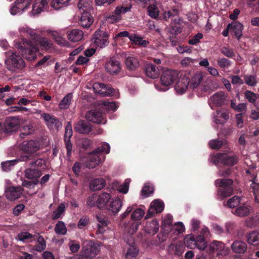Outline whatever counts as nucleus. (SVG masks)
<instances>
[{
  "label": "nucleus",
  "instance_id": "obj_1",
  "mask_svg": "<svg viewBox=\"0 0 259 259\" xmlns=\"http://www.w3.org/2000/svg\"><path fill=\"white\" fill-rule=\"evenodd\" d=\"M19 31L22 36L29 35L31 38L28 40L22 37L21 40L14 41L15 47L21 51L22 56L27 60L36 59V53L39 51L38 46L43 50H48L52 47L51 40L37 34L34 30L27 26L20 27Z\"/></svg>",
  "mask_w": 259,
  "mask_h": 259
},
{
  "label": "nucleus",
  "instance_id": "obj_2",
  "mask_svg": "<svg viewBox=\"0 0 259 259\" xmlns=\"http://www.w3.org/2000/svg\"><path fill=\"white\" fill-rule=\"evenodd\" d=\"M5 54V65L9 71L16 72L25 68V61L19 53L15 51H9L6 52Z\"/></svg>",
  "mask_w": 259,
  "mask_h": 259
},
{
  "label": "nucleus",
  "instance_id": "obj_3",
  "mask_svg": "<svg viewBox=\"0 0 259 259\" xmlns=\"http://www.w3.org/2000/svg\"><path fill=\"white\" fill-rule=\"evenodd\" d=\"M139 226L138 223H133L130 226V228L127 230L129 235L128 234L124 235V239L130 246L125 254L126 259H133L136 257L139 254V249L135 245H133L134 244V240L131 236L137 231Z\"/></svg>",
  "mask_w": 259,
  "mask_h": 259
},
{
  "label": "nucleus",
  "instance_id": "obj_4",
  "mask_svg": "<svg viewBox=\"0 0 259 259\" xmlns=\"http://www.w3.org/2000/svg\"><path fill=\"white\" fill-rule=\"evenodd\" d=\"M20 148L25 153L20 155L19 160L27 161L30 160L32 155L40 149V144L37 140H30L22 143Z\"/></svg>",
  "mask_w": 259,
  "mask_h": 259
},
{
  "label": "nucleus",
  "instance_id": "obj_5",
  "mask_svg": "<svg viewBox=\"0 0 259 259\" xmlns=\"http://www.w3.org/2000/svg\"><path fill=\"white\" fill-rule=\"evenodd\" d=\"M210 161L215 165L222 164L224 165L232 166L237 163L238 158L232 152L219 153L210 157Z\"/></svg>",
  "mask_w": 259,
  "mask_h": 259
},
{
  "label": "nucleus",
  "instance_id": "obj_6",
  "mask_svg": "<svg viewBox=\"0 0 259 259\" xmlns=\"http://www.w3.org/2000/svg\"><path fill=\"white\" fill-rule=\"evenodd\" d=\"M186 245L190 248H198L200 250H204L206 246V242L204 237L201 235L195 237L192 234L187 235L184 239Z\"/></svg>",
  "mask_w": 259,
  "mask_h": 259
},
{
  "label": "nucleus",
  "instance_id": "obj_7",
  "mask_svg": "<svg viewBox=\"0 0 259 259\" xmlns=\"http://www.w3.org/2000/svg\"><path fill=\"white\" fill-rule=\"evenodd\" d=\"M214 183L217 186L221 187L218 190V195L222 198L229 197L232 194L233 188L231 186L233 184V181L231 179H217Z\"/></svg>",
  "mask_w": 259,
  "mask_h": 259
},
{
  "label": "nucleus",
  "instance_id": "obj_8",
  "mask_svg": "<svg viewBox=\"0 0 259 259\" xmlns=\"http://www.w3.org/2000/svg\"><path fill=\"white\" fill-rule=\"evenodd\" d=\"M179 73L176 70L165 68L161 73L160 81L163 85L168 87L172 84L178 77Z\"/></svg>",
  "mask_w": 259,
  "mask_h": 259
},
{
  "label": "nucleus",
  "instance_id": "obj_9",
  "mask_svg": "<svg viewBox=\"0 0 259 259\" xmlns=\"http://www.w3.org/2000/svg\"><path fill=\"white\" fill-rule=\"evenodd\" d=\"M100 245L95 243L93 241H88L85 246L83 247L82 258L92 259L100 251Z\"/></svg>",
  "mask_w": 259,
  "mask_h": 259
},
{
  "label": "nucleus",
  "instance_id": "obj_10",
  "mask_svg": "<svg viewBox=\"0 0 259 259\" xmlns=\"http://www.w3.org/2000/svg\"><path fill=\"white\" fill-rule=\"evenodd\" d=\"M189 76V72H184L178 77V80L175 85V90L178 93L183 94L187 91L188 85H190Z\"/></svg>",
  "mask_w": 259,
  "mask_h": 259
},
{
  "label": "nucleus",
  "instance_id": "obj_11",
  "mask_svg": "<svg viewBox=\"0 0 259 259\" xmlns=\"http://www.w3.org/2000/svg\"><path fill=\"white\" fill-rule=\"evenodd\" d=\"M93 90L95 92L101 96H115L118 97V94H115V91L110 87H106L104 84L100 82L94 83Z\"/></svg>",
  "mask_w": 259,
  "mask_h": 259
},
{
  "label": "nucleus",
  "instance_id": "obj_12",
  "mask_svg": "<svg viewBox=\"0 0 259 259\" xmlns=\"http://www.w3.org/2000/svg\"><path fill=\"white\" fill-rule=\"evenodd\" d=\"M210 251L213 253H217V255L225 256L229 253V249L220 241H213L209 245Z\"/></svg>",
  "mask_w": 259,
  "mask_h": 259
},
{
  "label": "nucleus",
  "instance_id": "obj_13",
  "mask_svg": "<svg viewBox=\"0 0 259 259\" xmlns=\"http://www.w3.org/2000/svg\"><path fill=\"white\" fill-rule=\"evenodd\" d=\"M212 118L215 124H224L229 118V112L226 110H218L212 114Z\"/></svg>",
  "mask_w": 259,
  "mask_h": 259
},
{
  "label": "nucleus",
  "instance_id": "obj_14",
  "mask_svg": "<svg viewBox=\"0 0 259 259\" xmlns=\"http://www.w3.org/2000/svg\"><path fill=\"white\" fill-rule=\"evenodd\" d=\"M108 34L106 32L96 31L93 36V41L99 47L103 48L108 44Z\"/></svg>",
  "mask_w": 259,
  "mask_h": 259
},
{
  "label": "nucleus",
  "instance_id": "obj_15",
  "mask_svg": "<svg viewBox=\"0 0 259 259\" xmlns=\"http://www.w3.org/2000/svg\"><path fill=\"white\" fill-rule=\"evenodd\" d=\"M106 71L111 75L117 74L121 70L120 62L114 59H111L105 64Z\"/></svg>",
  "mask_w": 259,
  "mask_h": 259
},
{
  "label": "nucleus",
  "instance_id": "obj_16",
  "mask_svg": "<svg viewBox=\"0 0 259 259\" xmlns=\"http://www.w3.org/2000/svg\"><path fill=\"white\" fill-rule=\"evenodd\" d=\"M85 118L88 121L97 124H105L106 122V120L104 118L102 114L96 110L88 111L86 113Z\"/></svg>",
  "mask_w": 259,
  "mask_h": 259
},
{
  "label": "nucleus",
  "instance_id": "obj_17",
  "mask_svg": "<svg viewBox=\"0 0 259 259\" xmlns=\"http://www.w3.org/2000/svg\"><path fill=\"white\" fill-rule=\"evenodd\" d=\"M226 96L222 92H219L210 97L209 100V104L213 109V106H221L226 100Z\"/></svg>",
  "mask_w": 259,
  "mask_h": 259
},
{
  "label": "nucleus",
  "instance_id": "obj_18",
  "mask_svg": "<svg viewBox=\"0 0 259 259\" xmlns=\"http://www.w3.org/2000/svg\"><path fill=\"white\" fill-rule=\"evenodd\" d=\"M72 135V126L70 122H67L65 127L64 141L67 149V155L70 157L71 154L72 144L70 142V138Z\"/></svg>",
  "mask_w": 259,
  "mask_h": 259
},
{
  "label": "nucleus",
  "instance_id": "obj_19",
  "mask_svg": "<svg viewBox=\"0 0 259 259\" xmlns=\"http://www.w3.org/2000/svg\"><path fill=\"white\" fill-rule=\"evenodd\" d=\"M164 206L163 202L159 199L152 201L150 204L146 219L150 217L156 213L161 212L163 210Z\"/></svg>",
  "mask_w": 259,
  "mask_h": 259
},
{
  "label": "nucleus",
  "instance_id": "obj_20",
  "mask_svg": "<svg viewBox=\"0 0 259 259\" xmlns=\"http://www.w3.org/2000/svg\"><path fill=\"white\" fill-rule=\"evenodd\" d=\"M23 189L21 187H9L6 191V196L10 200H14L20 197L22 194Z\"/></svg>",
  "mask_w": 259,
  "mask_h": 259
},
{
  "label": "nucleus",
  "instance_id": "obj_21",
  "mask_svg": "<svg viewBox=\"0 0 259 259\" xmlns=\"http://www.w3.org/2000/svg\"><path fill=\"white\" fill-rule=\"evenodd\" d=\"M41 117L45 120L47 126L50 128H59L62 125L58 119L49 113H42Z\"/></svg>",
  "mask_w": 259,
  "mask_h": 259
},
{
  "label": "nucleus",
  "instance_id": "obj_22",
  "mask_svg": "<svg viewBox=\"0 0 259 259\" xmlns=\"http://www.w3.org/2000/svg\"><path fill=\"white\" fill-rule=\"evenodd\" d=\"M19 126L20 121L17 117H10L5 122V130L8 132L16 130Z\"/></svg>",
  "mask_w": 259,
  "mask_h": 259
},
{
  "label": "nucleus",
  "instance_id": "obj_23",
  "mask_svg": "<svg viewBox=\"0 0 259 259\" xmlns=\"http://www.w3.org/2000/svg\"><path fill=\"white\" fill-rule=\"evenodd\" d=\"M98 152L96 150L91 153L88 157V161L87 166L90 168H93L97 166L101 162V157Z\"/></svg>",
  "mask_w": 259,
  "mask_h": 259
},
{
  "label": "nucleus",
  "instance_id": "obj_24",
  "mask_svg": "<svg viewBox=\"0 0 259 259\" xmlns=\"http://www.w3.org/2000/svg\"><path fill=\"white\" fill-rule=\"evenodd\" d=\"M79 24L84 28L89 27L94 22V18L90 12L80 13Z\"/></svg>",
  "mask_w": 259,
  "mask_h": 259
},
{
  "label": "nucleus",
  "instance_id": "obj_25",
  "mask_svg": "<svg viewBox=\"0 0 259 259\" xmlns=\"http://www.w3.org/2000/svg\"><path fill=\"white\" fill-rule=\"evenodd\" d=\"M74 128L75 132L83 134L89 133L92 129L90 124L87 123L83 120L78 121L75 124Z\"/></svg>",
  "mask_w": 259,
  "mask_h": 259
},
{
  "label": "nucleus",
  "instance_id": "obj_26",
  "mask_svg": "<svg viewBox=\"0 0 259 259\" xmlns=\"http://www.w3.org/2000/svg\"><path fill=\"white\" fill-rule=\"evenodd\" d=\"M204 78L202 72L198 71L193 74L191 79L189 78L190 87L192 89L197 88L201 83Z\"/></svg>",
  "mask_w": 259,
  "mask_h": 259
},
{
  "label": "nucleus",
  "instance_id": "obj_27",
  "mask_svg": "<svg viewBox=\"0 0 259 259\" xmlns=\"http://www.w3.org/2000/svg\"><path fill=\"white\" fill-rule=\"evenodd\" d=\"M228 28L232 30L235 35L239 39L242 35L243 24L238 21H235L228 25Z\"/></svg>",
  "mask_w": 259,
  "mask_h": 259
},
{
  "label": "nucleus",
  "instance_id": "obj_28",
  "mask_svg": "<svg viewBox=\"0 0 259 259\" xmlns=\"http://www.w3.org/2000/svg\"><path fill=\"white\" fill-rule=\"evenodd\" d=\"M145 72L147 76L153 79L157 78L159 75V68L152 63L147 64Z\"/></svg>",
  "mask_w": 259,
  "mask_h": 259
},
{
  "label": "nucleus",
  "instance_id": "obj_29",
  "mask_svg": "<svg viewBox=\"0 0 259 259\" xmlns=\"http://www.w3.org/2000/svg\"><path fill=\"white\" fill-rule=\"evenodd\" d=\"M185 250V246L181 243L171 244L167 248L168 252L171 254L181 255Z\"/></svg>",
  "mask_w": 259,
  "mask_h": 259
},
{
  "label": "nucleus",
  "instance_id": "obj_30",
  "mask_svg": "<svg viewBox=\"0 0 259 259\" xmlns=\"http://www.w3.org/2000/svg\"><path fill=\"white\" fill-rule=\"evenodd\" d=\"M122 206V201L119 197L113 199L108 206V210L114 213H118Z\"/></svg>",
  "mask_w": 259,
  "mask_h": 259
},
{
  "label": "nucleus",
  "instance_id": "obj_31",
  "mask_svg": "<svg viewBox=\"0 0 259 259\" xmlns=\"http://www.w3.org/2000/svg\"><path fill=\"white\" fill-rule=\"evenodd\" d=\"M83 36V32L79 29H73L68 33V38L73 41L77 42L81 40Z\"/></svg>",
  "mask_w": 259,
  "mask_h": 259
},
{
  "label": "nucleus",
  "instance_id": "obj_32",
  "mask_svg": "<svg viewBox=\"0 0 259 259\" xmlns=\"http://www.w3.org/2000/svg\"><path fill=\"white\" fill-rule=\"evenodd\" d=\"M96 219L98 222V232L100 234H103L105 231L104 228L108 226L109 222L106 217L101 215H97L96 216Z\"/></svg>",
  "mask_w": 259,
  "mask_h": 259
},
{
  "label": "nucleus",
  "instance_id": "obj_33",
  "mask_svg": "<svg viewBox=\"0 0 259 259\" xmlns=\"http://www.w3.org/2000/svg\"><path fill=\"white\" fill-rule=\"evenodd\" d=\"M159 224L156 220L147 222L145 226V230L148 234L154 235L156 234L159 229Z\"/></svg>",
  "mask_w": 259,
  "mask_h": 259
},
{
  "label": "nucleus",
  "instance_id": "obj_34",
  "mask_svg": "<svg viewBox=\"0 0 259 259\" xmlns=\"http://www.w3.org/2000/svg\"><path fill=\"white\" fill-rule=\"evenodd\" d=\"M232 250L237 253H241L245 251L247 248L246 243L242 241H235L232 244Z\"/></svg>",
  "mask_w": 259,
  "mask_h": 259
},
{
  "label": "nucleus",
  "instance_id": "obj_35",
  "mask_svg": "<svg viewBox=\"0 0 259 259\" xmlns=\"http://www.w3.org/2000/svg\"><path fill=\"white\" fill-rule=\"evenodd\" d=\"M25 176L29 179H34L37 180V178L41 176L40 170L32 168H26L25 171Z\"/></svg>",
  "mask_w": 259,
  "mask_h": 259
},
{
  "label": "nucleus",
  "instance_id": "obj_36",
  "mask_svg": "<svg viewBox=\"0 0 259 259\" xmlns=\"http://www.w3.org/2000/svg\"><path fill=\"white\" fill-rule=\"evenodd\" d=\"M77 7L79 13L90 12L92 8V3L91 0H79Z\"/></svg>",
  "mask_w": 259,
  "mask_h": 259
},
{
  "label": "nucleus",
  "instance_id": "obj_37",
  "mask_svg": "<svg viewBox=\"0 0 259 259\" xmlns=\"http://www.w3.org/2000/svg\"><path fill=\"white\" fill-rule=\"evenodd\" d=\"M98 197V207L102 208L104 207L111 199V195L108 193H102L99 195H97Z\"/></svg>",
  "mask_w": 259,
  "mask_h": 259
},
{
  "label": "nucleus",
  "instance_id": "obj_38",
  "mask_svg": "<svg viewBox=\"0 0 259 259\" xmlns=\"http://www.w3.org/2000/svg\"><path fill=\"white\" fill-rule=\"evenodd\" d=\"M130 182V179H126L124 183L120 185L118 182H115L113 183V188L120 193L126 194L128 191Z\"/></svg>",
  "mask_w": 259,
  "mask_h": 259
},
{
  "label": "nucleus",
  "instance_id": "obj_39",
  "mask_svg": "<svg viewBox=\"0 0 259 259\" xmlns=\"http://www.w3.org/2000/svg\"><path fill=\"white\" fill-rule=\"evenodd\" d=\"M125 63L127 68L130 70H134L140 65L138 59L133 56L127 57L125 60Z\"/></svg>",
  "mask_w": 259,
  "mask_h": 259
},
{
  "label": "nucleus",
  "instance_id": "obj_40",
  "mask_svg": "<svg viewBox=\"0 0 259 259\" xmlns=\"http://www.w3.org/2000/svg\"><path fill=\"white\" fill-rule=\"evenodd\" d=\"M105 185V181L103 178H98L92 181L90 184L91 189L97 191L102 189Z\"/></svg>",
  "mask_w": 259,
  "mask_h": 259
},
{
  "label": "nucleus",
  "instance_id": "obj_41",
  "mask_svg": "<svg viewBox=\"0 0 259 259\" xmlns=\"http://www.w3.org/2000/svg\"><path fill=\"white\" fill-rule=\"evenodd\" d=\"M250 209L247 205H242L237 207L233 213L240 217H243L249 214Z\"/></svg>",
  "mask_w": 259,
  "mask_h": 259
},
{
  "label": "nucleus",
  "instance_id": "obj_42",
  "mask_svg": "<svg viewBox=\"0 0 259 259\" xmlns=\"http://www.w3.org/2000/svg\"><path fill=\"white\" fill-rule=\"evenodd\" d=\"M129 39L135 45H139L144 47H146L148 44L147 40H144L141 37L137 36L136 34L130 35V36H129Z\"/></svg>",
  "mask_w": 259,
  "mask_h": 259
},
{
  "label": "nucleus",
  "instance_id": "obj_43",
  "mask_svg": "<svg viewBox=\"0 0 259 259\" xmlns=\"http://www.w3.org/2000/svg\"><path fill=\"white\" fill-rule=\"evenodd\" d=\"M148 13L151 18H156L158 17L159 11L155 2L151 3L148 7Z\"/></svg>",
  "mask_w": 259,
  "mask_h": 259
},
{
  "label": "nucleus",
  "instance_id": "obj_44",
  "mask_svg": "<svg viewBox=\"0 0 259 259\" xmlns=\"http://www.w3.org/2000/svg\"><path fill=\"white\" fill-rule=\"evenodd\" d=\"M247 241L248 243L253 245L259 244V232L256 231L249 233L247 236Z\"/></svg>",
  "mask_w": 259,
  "mask_h": 259
},
{
  "label": "nucleus",
  "instance_id": "obj_45",
  "mask_svg": "<svg viewBox=\"0 0 259 259\" xmlns=\"http://www.w3.org/2000/svg\"><path fill=\"white\" fill-rule=\"evenodd\" d=\"M31 3V0H17L15 5H17V9L21 13L30 6Z\"/></svg>",
  "mask_w": 259,
  "mask_h": 259
},
{
  "label": "nucleus",
  "instance_id": "obj_46",
  "mask_svg": "<svg viewBox=\"0 0 259 259\" xmlns=\"http://www.w3.org/2000/svg\"><path fill=\"white\" fill-rule=\"evenodd\" d=\"M65 210V206L64 203L59 205L57 208L53 212L52 218L53 220H57L61 218Z\"/></svg>",
  "mask_w": 259,
  "mask_h": 259
},
{
  "label": "nucleus",
  "instance_id": "obj_47",
  "mask_svg": "<svg viewBox=\"0 0 259 259\" xmlns=\"http://www.w3.org/2000/svg\"><path fill=\"white\" fill-rule=\"evenodd\" d=\"M72 97L71 94H68L65 96L59 104V108L61 109H67L70 105Z\"/></svg>",
  "mask_w": 259,
  "mask_h": 259
},
{
  "label": "nucleus",
  "instance_id": "obj_48",
  "mask_svg": "<svg viewBox=\"0 0 259 259\" xmlns=\"http://www.w3.org/2000/svg\"><path fill=\"white\" fill-rule=\"evenodd\" d=\"M228 141L226 140L221 141L217 139L211 140L209 142V145L211 149H218L223 145H227Z\"/></svg>",
  "mask_w": 259,
  "mask_h": 259
},
{
  "label": "nucleus",
  "instance_id": "obj_49",
  "mask_svg": "<svg viewBox=\"0 0 259 259\" xmlns=\"http://www.w3.org/2000/svg\"><path fill=\"white\" fill-rule=\"evenodd\" d=\"M55 231L59 235H65L67 233V228L65 223L62 221L58 222L55 226Z\"/></svg>",
  "mask_w": 259,
  "mask_h": 259
},
{
  "label": "nucleus",
  "instance_id": "obj_50",
  "mask_svg": "<svg viewBox=\"0 0 259 259\" xmlns=\"http://www.w3.org/2000/svg\"><path fill=\"white\" fill-rule=\"evenodd\" d=\"M256 176L252 180V184H251V188L252 189L254 195V200L256 203H259V200L257 198V195L259 192V183L256 182Z\"/></svg>",
  "mask_w": 259,
  "mask_h": 259
},
{
  "label": "nucleus",
  "instance_id": "obj_51",
  "mask_svg": "<svg viewBox=\"0 0 259 259\" xmlns=\"http://www.w3.org/2000/svg\"><path fill=\"white\" fill-rule=\"evenodd\" d=\"M37 239L38 245L36 246L35 249L38 251H41L44 250L46 247V242L44 238L39 236L38 234L35 235L34 240Z\"/></svg>",
  "mask_w": 259,
  "mask_h": 259
},
{
  "label": "nucleus",
  "instance_id": "obj_52",
  "mask_svg": "<svg viewBox=\"0 0 259 259\" xmlns=\"http://www.w3.org/2000/svg\"><path fill=\"white\" fill-rule=\"evenodd\" d=\"M51 34V36L55 40V41L61 46H64L66 44V40L62 38L59 33L55 31H48Z\"/></svg>",
  "mask_w": 259,
  "mask_h": 259
},
{
  "label": "nucleus",
  "instance_id": "obj_53",
  "mask_svg": "<svg viewBox=\"0 0 259 259\" xmlns=\"http://www.w3.org/2000/svg\"><path fill=\"white\" fill-rule=\"evenodd\" d=\"M172 223V217L170 214L166 215L163 220L161 226L166 231H168L171 228Z\"/></svg>",
  "mask_w": 259,
  "mask_h": 259
},
{
  "label": "nucleus",
  "instance_id": "obj_54",
  "mask_svg": "<svg viewBox=\"0 0 259 259\" xmlns=\"http://www.w3.org/2000/svg\"><path fill=\"white\" fill-rule=\"evenodd\" d=\"M231 107L237 112H245L247 109V105L246 103H240L236 105L233 100H231Z\"/></svg>",
  "mask_w": 259,
  "mask_h": 259
},
{
  "label": "nucleus",
  "instance_id": "obj_55",
  "mask_svg": "<svg viewBox=\"0 0 259 259\" xmlns=\"http://www.w3.org/2000/svg\"><path fill=\"white\" fill-rule=\"evenodd\" d=\"M34 237L35 235H32L27 232H22L18 235V239L23 242H25L27 240L31 241L32 240H34Z\"/></svg>",
  "mask_w": 259,
  "mask_h": 259
},
{
  "label": "nucleus",
  "instance_id": "obj_56",
  "mask_svg": "<svg viewBox=\"0 0 259 259\" xmlns=\"http://www.w3.org/2000/svg\"><path fill=\"white\" fill-rule=\"evenodd\" d=\"M18 161H21L18 159L13 160H9L2 163V167L4 171H8L10 170L11 167L16 164Z\"/></svg>",
  "mask_w": 259,
  "mask_h": 259
},
{
  "label": "nucleus",
  "instance_id": "obj_57",
  "mask_svg": "<svg viewBox=\"0 0 259 259\" xmlns=\"http://www.w3.org/2000/svg\"><path fill=\"white\" fill-rule=\"evenodd\" d=\"M179 14V10L177 9H172L171 10L164 12L163 14V18L167 20L169 18H174Z\"/></svg>",
  "mask_w": 259,
  "mask_h": 259
},
{
  "label": "nucleus",
  "instance_id": "obj_58",
  "mask_svg": "<svg viewBox=\"0 0 259 259\" xmlns=\"http://www.w3.org/2000/svg\"><path fill=\"white\" fill-rule=\"evenodd\" d=\"M98 202L97 195L93 194L88 198L87 204L89 207H93L94 206H97L98 207Z\"/></svg>",
  "mask_w": 259,
  "mask_h": 259
},
{
  "label": "nucleus",
  "instance_id": "obj_59",
  "mask_svg": "<svg viewBox=\"0 0 259 259\" xmlns=\"http://www.w3.org/2000/svg\"><path fill=\"white\" fill-rule=\"evenodd\" d=\"M145 211L141 208H138L135 210L132 215L131 219L133 220H141L144 216Z\"/></svg>",
  "mask_w": 259,
  "mask_h": 259
},
{
  "label": "nucleus",
  "instance_id": "obj_60",
  "mask_svg": "<svg viewBox=\"0 0 259 259\" xmlns=\"http://www.w3.org/2000/svg\"><path fill=\"white\" fill-rule=\"evenodd\" d=\"M244 82L249 86L254 87L257 83L256 76L251 75H247L244 76Z\"/></svg>",
  "mask_w": 259,
  "mask_h": 259
},
{
  "label": "nucleus",
  "instance_id": "obj_61",
  "mask_svg": "<svg viewBox=\"0 0 259 259\" xmlns=\"http://www.w3.org/2000/svg\"><path fill=\"white\" fill-rule=\"evenodd\" d=\"M240 202V198L235 196L229 199L227 202V205L230 208H233L239 205Z\"/></svg>",
  "mask_w": 259,
  "mask_h": 259
},
{
  "label": "nucleus",
  "instance_id": "obj_62",
  "mask_svg": "<svg viewBox=\"0 0 259 259\" xmlns=\"http://www.w3.org/2000/svg\"><path fill=\"white\" fill-rule=\"evenodd\" d=\"M154 189L152 186L145 185L141 191V195L144 198L147 197L153 192Z\"/></svg>",
  "mask_w": 259,
  "mask_h": 259
},
{
  "label": "nucleus",
  "instance_id": "obj_63",
  "mask_svg": "<svg viewBox=\"0 0 259 259\" xmlns=\"http://www.w3.org/2000/svg\"><path fill=\"white\" fill-rule=\"evenodd\" d=\"M218 65L222 68H228L231 65V61L225 58H220L217 61Z\"/></svg>",
  "mask_w": 259,
  "mask_h": 259
},
{
  "label": "nucleus",
  "instance_id": "obj_64",
  "mask_svg": "<svg viewBox=\"0 0 259 259\" xmlns=\"http://www.w3.org/2000/svg\"><path fill=\"white\" fill-rule=\"evenodd\" d=\"M244 95L245 98L250 103H254L257 98L256 94L249 91H246L244 93Z\"/></svg>",
  "mask_w": 259,
  "mask_h": 259
}]
</instances>
